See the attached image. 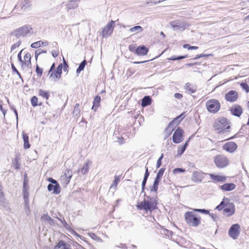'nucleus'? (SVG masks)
Masks as SVG:
<instances>
[{
  "label": "nucleus",
  "mask_w": 249,
  "mask_h": 249,
  "mask_svg": "<svg viewBox=\"0 0 249 249\" xmlns=\"http://www.w3.org/2000/svg\"><path fill=\"white\" fill-rule=\"evenodd\" d=\"M12 34L17 37L30 36L33 34V29L30 25L27 24L15 30Z\"/></svg>",
  "instance_id": "f257e3e1"
},
{
  "label": "nucleus",
  "mask_w": 249,
  "mask_h": 249,
  "mask_svg": "<svg viewBox=\"0 0 249 249\" xmlns=\"http://www.w3.org/2000/svg\"><path fill=\"white\" fill-rule=\"evenodd\" d=\"M187 223L190 226L196 227L200 223V217L197 216L193 212H187L184 214Z\"/></svg>",
  "instance_id": "f03ea898"
},
{
  "label": "nucleus",
  "mask_w": 249,
  "mask_h": 249,
  "mask_svg": "<svg viewBox=\"0 0 249 249\" xmlns=\"http://www.w3.org/2000/svg\"><path fill=\"white\" fill-rule=\"evenodd\" d=\"M157 205L156 201H150L144 198L142 201L137 205V207L139 210H144L146 212H151L157 208Z\"/></svg>",
  "instance_id": "7ed1b4c3"
},
{
  "label": "nucleus",
  "mask_w": 249,
  "mask_h": 249,
  "mask_svg": "<svg viewBox=\"0 0 249 249\" xmlns=\"http://www.w3.org/2000/svg\"><path fill=\"white\" fill-rule=\"evenodd\" d=\"M213 127L215 129L219 130V133H220L225 129H230L231 126L228 120L225 117H221L215 121Z\"/></svg>",
  "instance_id": "20e7f679"
},
{
  "label": "nucleus",
  "mask_w": 249,
  "mask_h": 249,
  "mask_svg": "<svg viewBox=\"0 0 249 249\" xmlns=\"http://www.w3.org/2000/svg\"><path fill=\"white\" fill-rule=\"evenodd\" d=\"M30 0H23L21 1L15 6L14 11L17 13H21L30 9L31 4Z\"/></svg>",
  "instance_id": "39448f33"
},
{
  "label": "nucleus",
  "mask_w": 249,
  "mask_h": 249,
  "mask_svg": "<svg viewBox=\"0 0 249 249\" xmlns=\"http://www.w3.org/2000/svg\"><path fill=\"white\" fill-rule=\"evenodd\" d=\"M215 166L219 168H223L227 167L229 164L228 159L223 155H218L213 159Z\"/></svg>",
  "instance_id": "423d86ee"
},
{
  "label": "nucleus",
  "mask_w": 249,
  "mask_h": 249,
  "mask_svg": "<svg viewBox=\"0 0 249 249\" xmlns=\"http://www.w3.org/2000/svg\"><path fill=\"white\" fill-rule=\"evenodd\" d=\"M206 106L210 112L215 113L220 109V104L217 100L213 99L206 102Z\"/></svg>",
  "instance_id": "0eeeda50"
},
{
  "label": "nucleus",
  "mask_w": 249,
  "mask_h": 249,
  "mask_svg": "<svg viewBox=\"0 0 249 249\" xmlns=\"http://www.w3.org/2000/svg\"><path fill=\"white\" fill-rule=\"evenodd\" d=\"M225 208L223 209V213L227 217L232 216L235 212V208L234 203L230 201L229 198L226 201Z\"/></svg>",
  "instance_id": "6e6552de"
},
{
  "label": "nucleus",
  "mask_w": 249,
  "mask_h": 249,
  "mask_svg": "<svg viewBox=\"0 0 249 249\" xmlns=\"http://www.w3.org/2000/svg\"><path fill=\"white\" fill-rule=\"evenodd\" d=\"M240 233V226L238 224H234L230 228L229 236L234 240L237 239Z\"/></svg>",
  "instance_id": "1a4fd4ad"
},
{
  "label": "nucleus",
  "mask_w": 249,
  "mask_h": 249,
  "mask_svg": "<svg viewBox=\"0 0 249 249\" xmlns=\"http://www.w3.org/2000/svg\"><path fill=\"white\" fill-rule=\"evenodd\" d=\"M115 21L111 20L103 28L102 36L104 38H107L112 33L115 26Z\"/></svg>",
  "instance_id": "9d476101"
},
{
  "label": "nucleus",
  "mask_w": 249,
  "mask_h": 249,
  "mask_svg": "<svg viewBox=\"0 0 249 249\" xmlns=\"http://www.w3.org/2000/svg\"><path fill=\"white\" fill-rule=\"evenodd\" d=\"M184 114L185 112H183L180 115L175 118L174 120L169 123L168 127L166 128V130H168L169 129H171V131L170 132L169 134H171V132L173 131L174 127L177 126L184 118Z\"/></svg>",
  "instance_id": "9b49d317"
},
{
  "label": "nucleus",
  "mask_w": 249,
  "mask_h": 249,
  "mask_svg": "<svg viewBox=\"0 0 249 249\" xmlns=\"http://www.w3.org/2000/svg\"><path fill=\"white\" fill-rule=\"evenodd\" d=\"M184 131L180 127L178 128L174 132L173 135V142L175 143H179L183 140V134Z\"/></svg>",
  "instance_id": "f8f14e48"
},
{
  "label": "nucleus",
  "mask_w": 249,
  "mask_h": 249,
  "mask_svg": "<svg viewBox=\"0 0 249 249\" xmlns=\"http://www.w3.org/2000/svg\"><path fill=\"white\" fill-rule=\"evenodd\" d=\"M72 176V170L67 169L64 172V174L61 176L60 180L63 184L67 185L70 182Z\"/></svg>",
  "instance_id": "ddd939ff"
},
{
  "label": "nucleus",
  "mask_w": 249,
  "mask_h": 249,
  "mask_svg": "<svg viewBox=\"0 0 249 249\" xmlns=\"http://www.w3.org/2000/svg\"><path fill=\"white\" fill-rule=\"evenodd\" d=\"M171 25L174 30H179L183 31L187 28L188 24L184 22H180L178 21H173L171 23Z\"/></svg>",
  "instance_id": "4468645a"
},
{
  "label": "nucleus",
  "mask_w": 249,
  "mask_h": 249,
  "mask_svg": "<svg viewBox=\"0 0 249 249\" xmlns=\"http://www.w3.org/2000/svg\"><path fill=\"white\" fill-rule=\"evenodd\" d=\"M223 150L227 152L232 153L234 152L237 148V145L233 142H230L226 143L222 146Z\"/></svg>",
  "instance_id": "2eb2a0df"
},
{
  "label": "nucleus",
  "mask_w": 249,
  "mask_h": 249,
  "mask_svg": "<svg viewBox=\"0 0 249 249\" xmlns=\"http://www.w3.org/2000/svg\"><path fill=\"white\" fill-rule=\"evenodd\" d=\"M238 97V93L236 91L231 90L225 95V99L230 102H233L236 101Z\"/></svg>",
  "instance_id": "dca6fc26"
},
{
  "label": "nucleus",
  "mask_w": 249,
  "mask_h": 249,
  "mask_svg": "<svg viewBox=\"0 0 249 249\" xmlns=\"http://www.w3.org/2000/svg\"><path fill=\"white\" fill-rule=\"evenodd\" d=\"M231 113L235 116L240 117L243 113V110L241 106L235 105L230 108Z\"/></svg>",
  "instance_id": "f3484780"
},
{
  "label": "nucleus",
  "mask_w": 249,
  "mask_h": 249,
  "mask_svg": "<svg viewBox=\"0 0 249 249\" xmlns=\"http://www.w3.org/2000/svg\"><path fill=\"white\" fill-rule=\"evenodd\" d=\"M210 178L214 181V182H225L227 180V177L224 176L215 175L210 174Z\"/></svg>",
  "instance_id": "a211bd4d"
},
{
  "label": "nucleus",
  "mask_w": 249,
  "mask_h": 249,
  "mask_svg": "<svg viewBox=\"0 0 249 249\" xmlns=\"http://www.w3.org/2000/svg\"><path fill=\"white\" fill-rule=\"evenodd\" d=\"M47 188L49 191H53V194L57 195L61 192V187L59 183H57L56 184H49Z\"/></svg>",
  "instance_id": "6ab92c4d"
},
{
  "label": "nucleus",
  "mask_w": 249,
  "mask_h": 249,
  "mask_svg": "<svg viewBox=\"0 0 249 249\" xmlns=\"http://www.w3.org/2000/svg\"><path fill=\"white\" fill-rule=\"evenodd\" d=\"M236 188V185L233 183H225L219 186V188L223 191H231Z\"/></svg>",
  "instance_id": "aec40b11"
},
{
  "label": "nucleus",
  "mask_w": 249,
  "mask_h": 249,
  "mask_svg": "<svg viewBox=\"0 0 249 249\" xmlns=\"http://www.w3.org/2000/svg\"><path fill=\"white\" fill-rule=\"evenodd\" d=\"M148 52V49L144 45H141L136 48V54L138 55H145L147 54Z\"/></svg>",
  "instance_id": "412c9836"
},
{
  "label": "nucleus",
  "mask_w": 249,
  "mask_h": 249,
  "mask_svg": "<svg viewBox=\"0 0 249 249\" xmlns=\"http://www.w3.org/2000/svg\"><path fill=\"white\" fill-rule=\"evenodd\" d=\"M79 0H71L66 4V9L68 11L70 10H72L76 8L78 5Z\"/></svg>",
  "instance_id": "4be33fe9"
},
{
  "label": "nucleus",
  "mask_w": 249,
  "mask_h": 249,
  "mask_svg": "<svg viewBox=\"0 0 249 249\" xmlns=\"http://www.w3.org/2000/svg\"><path fill=\"white\" fill-rule=\"evenodd\" d=\"M184 89L189 93H193L196 90L197 87L195 85L187 83L185 85Z\"/></svg>",
  "instance_id": "5701e85b"
},
{
  "label": "nucleus",
  "mask_w": 249,
  "mask_h": 249,
  "mask_svg": "<svg viewBox=\"0 0 249 249\" xmlns=\"http://www.w3.org/2000/svg\"><path fill=\"white\" fill-rule=\"evenodd\" d=\"M152 99L149 96H145L142 100L141 105L142 107H145L151 104Z\"/></svg>",
  "instance_id": "b1692460"
},
{
  "label": "nucleus",
  "mask_w": 249,
  "mask_h": 249,
  "mask_svg": "<svg viewBox=\"0 0 249 249\" xmlns=\"http://www.w3.org/2000/svg\"><path fill=\"white\" fill-rule=\"evenodd\" d=\"M41 220L47 222L50 225L53 226L54 225V220L52 219L48 214H44L41 217Z\"/></svg>",
  "instance_id": "393cba45"
},
{
  "label": "nucleus",
  "mask_w": 249,
  "mask_h": 249,
  "mask_svg": "<svg viewBox=\"0 0 249 249\" xmlns=\"http://www.w3.org/2000/svg\"><path fill=\"white\" fill-rule=\"evenodd\" d=\"M101 102V97L100 96L97 95L96 96L93 102V106L92 107V109L96 111L100 105V103Z\"/></svg>",
  "instance_id": "a878e982"
},
{
  "label": "nucleus",
  "mask_w": 249,
  "mask_h": 249,
  "mask_svg": "<svg viewBox=\"0 0 249 249\" xmlns=\"http://www.w3.org/2000/svg\"><path fill=\"white\" fill-rule=\"evenodd\" d=\"M91 163L92 162L89 160H87L86 162L84 164L81 170L83 175H85L88 172L89 166L91 164Z\"/></svg>",
  "instance_id": "bb28decb"
},
{
  "label": "nucleus",
  "mask_w": 249,
  "mask_h": 249,
  "mask_svg": "<svg viewBox=\"0 0 249 249\" xmlns=\"http://www.w3.org/2000/svg\"><path fill=\"white\" fill-rule=\"evenodd\" d=\"M161 178L156 177V178L155 179V180L154 181V183L153 185V186L150 187V191L151 192H157L158 189V186L159 185V183L160 181Z\"/></svg>",
  "instance_id": "cd10ccee"
},
{
  "label": "nucleus",
  "mask_w": 249,
  "mask_h": 249,
  "mask_svg": "<svg viewBox=\"0 0 249 249\" xmlns=\"http://www.w3.org/2000/svg\"><path fill=\"white\" fill-rule=\"evenodd\" d=\"M22 137L24 142V148L25 149H28L30 147V144L29 142V137L28 135L24 132L22 133Z\"/></svg>",
  "instance_id": "c85d7f7f"
},
{
  "label": "nucleus",
  "mask_w": 249,
  "mask_h": 249,
  "mask_svg": "<svg viewBox=\"0 0 249 249\" xmlns=\"http://www.w3.org/2000/svg\"><path fill=\"white\" fill-rule=\"evenodd\" d=\"M20 160V158L18 156H17L15 159L13 160L12 163H13V166L14 167V168L16 170H18L20 168V164L19 162V160Z\"/></svg>",
  "instance_id": "c756f323"
},
{
  "label": "nucleus",
  "mask_w": 249,
  "mask_h": 249,
  "mask_svg": "<svg viewBox=\"0 0 249 249\" xmlns=\"http://www.w3.org/2000/svg\"><path fill=\"white\" fill-rule=\"evenodd\" d=\"M38 94L39 96L45 98L46 100H48L50 97L49 91H45L41 89L38 90Z\"/></svg>",
  "instance_id": "7c9ffc66"
},
{
  "label": "nucleus",
  "mask_w": 249,
  "mask_h": 249,
  "mask_svg": "<svg viewBox=\"0 0 249 249\" xmlns=\"http://www.w3.org/2000/svg\"><path fill=\"white\" fill-rule=\"evenodd\" d=\"M143 30L141 26H135L129 29V31L131 33L135 34L142 32Z\"/></svg>",
  "instance_id": "2f4dec72"
},
{
  "label": "nucleus",
  "mask_w": 249,
  "mask_h": 249,
  "mask_svg": "<svg viewBox=\"0 0 249 249\" xmlns=\"http://www.w3.org/2000/svg\"><path fill=\"white\" fill-rule=\"evenodd\" d=\"M25 185H26V183H25V181H24L23 182V195L24 201H25V203L27 204L28 201V196H29V193H28V191L25 189Z\"/></svg>",
  "instance_id": "473e14b6"
},
{
  "label": "nucleus",
  "mask_w": 249,
  "mask_h": 249,
  "mask_svg": "<svg viewBox=\"0 0 249 249\" xmlns=\"http://www.w3.org/2000/svg\"><path fill=\"white\" fill-rule=\"evenodd\" d=\"M227 200V197H224L220 204L216 206V209L218 210V211H221L222 210H223L225 207L226 201Z\"/></svg>",
  "instance_id": "72a5a7b5"
},
{
  "label": "nucleus",
  "mask_w": 249,
  "mask_h": 249,
  "mask_svg": "<svg viewBox=\"0 0 249 249\" xmlns=\"http://www.w3.org/2000/svg\"><path fill=\"white\" fill-rule=\"evenodd\" d=\"M192 179L194 181L196 182H201V178L200 177V174L197 172H194L193 173Z\"/></svg>",
  "instance_id": "f704fd0d"
},
{
  "label": "nucleus",
  "mask_w": 249,
  "mask_h": 249,
  "mask_svg": "<svg viewBox=\"0 0 249 249\" xmlns=\"http://www.w3.org/2000/svg\"><path fill=\"white\" fill-rule=\"evenodd\" d=\"M87 64L86 60H84L79 65L78 68L76 70V73H79L82 71L84 69L85 66Z\"/></svg>",
  "instance_id": "c9c22d12"
},
{
  "label": "nucleus",
  "mask_w": 249,
  "mask_h": 249,
  "mask_svg": "<svg viewBox=\"0 0 249 249\" xmlns=\"http://www.w3.org/2000/svg\"><path fill=\"white\" fill-rule=\"evenodd\" d=\"M50 75V78H53L55 79H60L61 77V74L55 71H53L52 72H51Z\"/></svg>",
  "instance_id": "e433bc0d"
},
{
  "label": "nucleus",
  "mask_w": 249,
  "mask_h": 249,
  "mask_svg": "<svg viewBox=\"0 0 249 249\" xmlns=\"http://www.w3.org/2000/svg\"><path fill=\"white\" fill-rule=\"evenodd\" d=\"M188 57V55H183V56H172V57H171L170 58H168V60H180V59H184V58H187Z\"/></svg>",
  "instance_id": "4c0bfd02"
},
{
  "label": "nucleus",
  "mask_w": 249,
  "mask_h": 249,
  "mask_svg": "<svg viewBox=\"0 0 249 249\" xmlns=\"http://www.w3.org/2000/svg\"><path fill=\"white\" fill-rule=\"evenodd\" d=\"M66 243L63 241H59L57 245L55 246V248L58 249H63L65 248Z\"/></svg>",
  "instance_id": "58836bf2"
},
{
  "label": "nucleus",
  "mask_w": 249,
  "mask_h": 249,
  "mask_svg": "<svg viewBox=\"0 0 249 249\" xmlns=\"http://www.w3.org/2000/svg\"><path fill=\"white\" fill-rule=\"evenodd\" d=\"M37 102L38 99L36 96H34L31 98V104L32 106L34 107L37 106L38 105Z\"/></svg>",
  "instance_id": "ea45409f"
},
{
  "label": "nucleus",
  "mask_w": 249,
  "mask_h": 249,
  "mask_svg": "<svg viewBox=\"0 0 249 249\" xmlns=\"http://www.w3.org/2000/svg\"><path fill=\"white\" fill-rule=\"evenodd\" d=\"M240 86L242 88V89L246 90L247 92H249V87L246 83H241L240 84Z\"/></svg>",
  "instance_id": "a19ab883"
},
{
  "label": "nucleus",
  "mask_w": 249,
  "mask_h": 249,
  "mask_svg": "<svg viewBox=\"0 0 249 249\" xmlns=\"http://www.w3.org/2000/svg\"><path fill=\"white\" fill-rule=\"evenodd\" d=\"M36 71L39 77H41L43 73V69L37 65L36 66Z\"/></svg>",
  "instance_id": "79ce46f5"
},
{
  "label": "nucleus",
  "mask_w": 249,
  "mask_h": 249,
  "mask_svg": "<svg viewBox=\"0 0 249 249\" xmlns=\"http://www.w3.org/2000/svg\"><path fill=\"white\" fill-rule=\"evenodd\" d=\"M194 211H195V212H199V213H204V214H209V211L207 210H205V209H194Z\"/></svg>",
  "instance_id": "37998d69"
},
{
  "label": "nucleus",
  "mask_w": 249,
  "mask_h": 249,
  "mask_svg": "<svg viewBox=\"0 0 249 249\" xmlns=\"http://www.w3.org/2000/svg\"><path fill=\"white\" fill-rule=\"evenodd\" d=\"M147 180V178H143V180L142 183V192L141 194H143L144 193V190L145 187V185Z\"/></svg>",
  "instance_id": "c03bdc74"
},
{
  "label": "nucleus",
  "mask_w": 249,
  "mask_h": 249,
  "mask_svg": "<svg viewBox=\"0 0 249 249\" xmlns=\"http://www.w3.org/2000/svg\"><path fill=\"white\" fill-rule=\"evenodd\" d=\"M73 114H75L76 115H77L80 113V109H79V105L78 104H76L74 107L73 111Z\"/></svg>",
  "instance_id": "a18cd8bd"
},
{
  "label": "nucleus",
  "mask_w": 249,
  "mask_h": 249,
  "mask_svg": "<svg viewBox=\"0 0 249 249\" xmlns=\"http://www.w3.org/2000/svg\"><path fill=\"white\" fill-rule=\"evenodd\" d=\"M185 170L181 168H176L173 169V173L174 174H177L179 173H183L185 172Z\"/></svg>",
  "instance_id": "49530a36"
},
{
  "label": "nucleus",
  "mask_w": 249,
  "mask_h": 249,
  "mask_svg": "<svg viewBox=\"0 0 249 249\" xmlns=\"http://www.w3.org/2000/svg\"><path fill=\"white\" fill-rule=\"evenodd\" d=\"M42 53H46V51H43L41 49H38L35 52V57L37 59L38 56Z\"/></svg>",
  "instance_id": "de8ad7c7"
},
{
  "label": "nucleus",
  "mask_w": 249,
  "mask_h": 249,
  "mask_svg": "<svg viewBox=\"0 0 249 249\" xmlns=\"http://www.w3.org/2000/svg\"><path fill=\"white\" fill-rule=\"evenodd\" d=\"M41 46V42L40 41H36V42H34L31 45V47L33 48H38V47Z\"/></svg>",
  "instance_id": "09e8293b"
},
{
  "label": "nucleus",
  "mask_w": 249,
  "mask_h": 249,
  "mask_svg": "<svg viewBox=\"0 0 249 249\" xmlns=\"http://www.w3.org/2000/svg\"><path fill=\"white\" fill-rule=\"evenodd\" d=\"M119 180L120 178L118 177L115 176L114 182L113 184L111 185L110 188H112L114 186L116 187L117 186Z\"/></svg>",
  "instance_id": "8fccbe9b"
},
{
  "label": "nucleus",
  "mask_w": 249,
  "mask_h": 249,
  "mask_svg": "<svg viewBox=\"0 0 249 249\" xmlns=\"http://www.w3.org/2000/svg\"><path fill=\"white\" fill-rule=\"evenodd\" d=\"M186 148L185 146H182L181 147H179L178 150V155L181 156L185 151Z\"/></svg>",
  "instance_id": "3c124183"
},
{
  "label": "nucleus",
  "mask_w": 249,
  "mask_h": 249,
  "mask_svg": "<svg viewBox=\"0 0 249 249\" xmlns=\"http://www.w3.org/2000/svg\"><path fill=\"white\" fill-rule=\"evenodd\" d=\"M164 171H165V168H160L159 170L158 173H157L156 177L160 178H161V177H162V176L163 175Z\"/></svg>",
  "instance_id": "603ef678"
},
{
  "label": "nucleus",
  "mask_w": 249,
  "mask_h": 249,
  "mask_svg": "<svg viewBox=\"0 0 249 249\" xmlns=\"http://www.w3.org/2000/svg\"><path fill=\"white\" fill-rule=\"evenodd\" d=\"M11 68H12L13 71L14 72H16V73L19 76V77L21 78V76L20 73L17 70V68L15 67V66H14L13 63L11 64Z\"/></svg>",
  "instance_id": "864d4df0"
},
{
  "label": "nucleus",
  "mask_w": 249,
  "mask_h": 249,
  "mask_svg": "<svg viewBox=\"0 0 249 249\" xmlns=\"http://www.w3.org/2000/svg\"><path fill=\"white\" fill-rule=\"evenodd\" d=\"M89 236L92 238L93 239V240H96V241H98V240H100V238L99 237H98L97 235H96L95 233H89Z\"/></svg>",
  "instance_id": "5fc2aeb1"
},
{
  "label": "nucleus",
  "mask_w": 249,
  "mask_h": 249,
  "mask_svg": "<svg viewBox=\"0 0 249 249\" xmlns=\"http://www.w3.org/2000/svg\"><path fill=\"white\" fill-rule=\"evenodd\" d=\"M20 44H21V41L19 40L18 42H17L16 43H15L14 44H13L11 46V51L14 50L16 48L19 47V45H20Z\"/></svg>",
  "instance_id": "6e6d98bb"
},
{
  "label": "nucleus",
  "mask_w": 249,
  "mask_h": 249,
  "mask_svg": "<svg viewBox=\"0 0 249 249\" xmlns=\"http://www.w3.org/2000/svg\"><path fill=\"white\" fill-rule=\"evenodd\" d=\"M24 61H31V54L28 53H26L24 56Z\"/></svg>",
  "instance_id": "4d7b16f0"
},
{
  "label": "nucleus",
  "mask_w": 249,
  "mask_h": 249,
  "mask_svg": "<svg viewBox=\"0 0 249 249\" xmlns=\"http://www.w3.org/2000/svg\"><path fill=\"white\" fill-rule=\"evenodd\" d=\"M57 218L61 222L62 224L65 227V228H67L68 225L67 224V223L65 221L64 218H63L62 219H61V218H59L58 217H57Z\"/></svg>",
  "instance_id": "13d9d810"
},
{
  "label": "nucleus",
  "mask_w": 249,
  "mask_h": 249,
  "mask_svg": "<svg viewBox=\"0 0 249 249\" xmlns=\"http://www.w3.org/2000/svg\"><path fill=\"white\" fill-rule=\"evenodd\" d=\"M23 50H22L18 54V58L19 60V61H20L22 64V65H23V63H24V61L22 60V58H21V53L22 52Z\"/></svg>",
  "instance_id": "bf43d9fd"
},
{
  "label": "nucleus",
  "mask_w": 249,
  "mask_h": 249,
  "mask_svg": "<svg viewBox=\"0 0 249 249\" xmlns=\"http://www.w3.org/2000/svg\"><path fill=\"white\" fill-rule=\"evenodd\" d=\"M62 64H60L55 71L61 74H62Z\"/></svg>",
  "instance_id": "052dcab7"
},
{
  "label": "nucleus",
  "mask_w": 249,
  "mask_h": 249,
  "mask_svg": "<svg viewBox=\"0 0 249 249\" xmlns=\"http://www.w3.org/2000/svg\"><path fill=\"white\" fill-rule=\"evenodd\" d=\"M48 181L51 183L50 184H56L57 183H58L56 180L52 178H48Z\"/></svg>",
  "instance_id": "680f3d73"
},
{
  "label": "nucleus",
  "mask_w": 249,
  "mask_h": 249,
  "mask_svg": "<svg viewBox=\"0 0 249 249\" xmlns=\"http://www.w3.org/2000/svg\"><path fill=\"white\" fill-rule=\"evenodd\" d=\"M143 194H144V198H145L146 199V200H149V201H156L153 198L151 197V196H147L145 194V192H144V193H143Z\"/></svg>",
  "instance_id": "e2e57ef3"
},
{
  "label": "nucleus",
  "mask_w": 249,
  "mask_h": 249,
  "mask_svg": "<svg viewBox=\"0 0 249 249\" xmlns=\"http://www.w3.org/2000/svg\"><path fill=\"white\" fill-rule=\"evenodd\" d=\"M128 49H129V51H130L131 52L135 51L136 52V48L135 45L134 44L130 45L128 47Z\"/></svg>",
  "instance_id": "0e129e2a"
},
{
  "label": "nucleus",
  "mask_w": 249,
  "mask_h": 249,
  "mask_svg": "<svg viewBox=\"0 0 249 249\" xmlns=\"http://www.w3.org/2000/svg\"><path fill=\"white\" fill-rule=\"evenodd\" d=\"M174 97L176 99H180L183 97V95L179 93H176L174 94Z\"/></svg>",
  "instance_id": "69168bd1"
},
{
  "label": "nucleus",
  "mask_w": 249,
  "mask_h": 249,
  "mask_svg": "<svg viewBox=\"0 0 249 249\" xmlns=\"http://www.w3.org/2000/svg\"><path fill=\"white\" fill-rule=\"evenodd\" d=\"M54 68H55V64L53 63L52 65V66H51V68L50 69V70L48 71V74H50V73L51 72H52L53 71V70H54Z\"/></svg>",
  "instance_id": "338daca9"
},
{
  "label": "nucleus",
  "mask_w": 249,
  "mask_h": 249,
  "mask_svg": "<svg viewBox=\"0 0 249 249\" xmlns=\"http://www.w3.org/2000/svg\"><path fill=\"white\" fill-rule=\"evenodd\" d=\"M117 247L121 248L123 249H127V247L126 245L122 243H120V245L117 246Z\"/></svg>",
  "instance_id": "774afa93"
}]
</instances>
